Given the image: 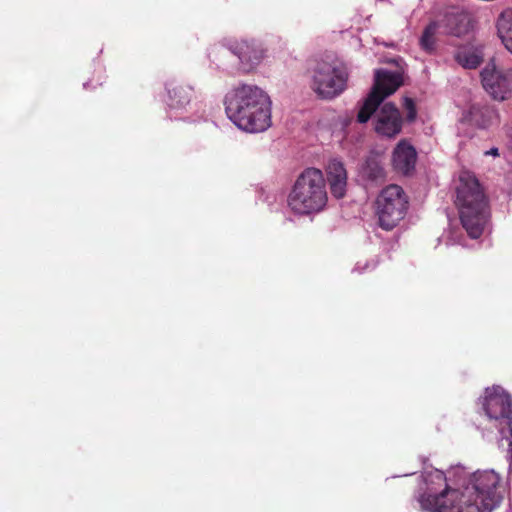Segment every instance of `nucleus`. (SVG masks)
<instances>
[{
    "label": "nucleus",
    "mask_w": 512,
    "mask_h": 512,
    "mask_svg": "<svg viewBox=\"0 0 512 512\" xmlns=\"http://www.w3.org/2000/svg\"><path fill=\"white\" fill-rule=\"evenodd\" d=\"M383 193H384V190H381L379 192L378 198L375 202V205H376L375 215L377 218V225H378V228H380L381 230L384 229V208L381 207V202H380V199L383 196Z\"/></svg>",
    "instance_id": "24"
},
{
    "label": "nucleus",
    "mask_w": 512,
    "mask_h": 512,
    "mask_svg": "<svg viewBox=\"0 0 512 512\" xmlns=\"http://www.w3.org/2000/svg\"><path fill=\"white\" fill-rule=\"evenodd\" d=\"M386 138H391L400 133L402 129V117L395 104L386 102Z\"/></svg>",
    "instance_id": "20"
},
{
    "label": "nucleus",
    "mask_w": 512,
    "mask_h": 512,
    "mask_svg": "<svg viewBox=\"0 0 512 512\" xmlns=\"http://www.w3.org/2000/svg\"><path fill=\"white\" fill-rule=\"evenodd\" d=\"M508 147H509V149L512 150V140L509 142Z\"/></svg>",
    "instance_id": "28"
},
{
    "label": "nucleus",
    "mask_w": 512,
    "mask_h": 512,
    "mask_svg": "<svg viewBox=\"0 0 512 512\" xmlns=\"http://www.w3.org/2000/svg\"><path fill=\"white\" fill-rule=\"evenodd\" d=\"M443 33L440 20L434 19L430 21L424 28L419 38L421 50L427 54H433L436 51L438 35Z\"/></svg>",
    "instance_id": "19"
},
{
    "label": "nucleus",
    "mask_w": 512,
    "mask_h": 512,
    "mask_svg": "<svg viewBox=\"0 0 512 512\" xmlns=\"http://www.w3.org/2000/svg\"><path fill=\"white\" fill-rule=\"evenodd\" d=\"M271 99L260 87L240 84L225 96L228 118L241 130L259 133L271 126Z\"/></svg>",
    "instance_id": "2"
},
{
    "label": "nucleus",
    "mask_w": 512,
    "mask_h": 512,
    "mask_svg": "<svg viewBox=\"0 0 512 512\" xmlns=\"http://www.w3.org/2000/svg\"><path fill=\"white\" fill-rule=\"evenodd\" d=\"M481 80L485 91L495 100L504 101L512 94V79L508 70H500L494 61L489 62L481 71Z\"/></svg>",
    "instance_id": "7"
},
{
    "label": "nucleus",
    "mask_w": 512,
    "mask_h": 512,
    "mask_svg": "<svg viewBox=\"0 0 512 512\" xmlns=\"http://www.w3.org/2000/svg\"><path fill=\"white\" fill-rule=\"evenodd\" d=\"M402 105L406 111V120L408 122H413L417 116V110L414 101L409 97H404Z\"/></svg>",
    "instance_id": "22"
},
{
    "label": "nucleus",
    "mask_w": 512,
    "mask_h": 512,
    "mask_svg": "<svg viewBox=\"0 0 512 512\" xmlns=\"http://www.w3.org/2000/svg\"><path fill=\"white\" fill-rule=\"evenodd\" d=\"M501 42L506 48V50L512 54V35L506 37V39H503Z\"/></svg>",
    "instance_id": "26"
},
{
    "label": "nucleus",
    "mask_w": 512,
    "mask_h": 512,
    "mask_svg": "<svg viewBox=\"0 0 512 512\" xmlns=\"http://www.w3.org/2000/svg\"><path fill=\"white\" fill-rule=\"evenodd\" d=\"M455 203L467 234L473 239L479 238L488 223L489 209L487 199L476 178L468 174L460 176Z\"/></svg>",
    "instance_id": "3"
},
{
    "label": "nucleus",
    "mask_w": 512,
    "mask_h": 512,
    "mask_svg": "<svg viewBox=\"0 0 512 512\" xmlns=\"http://www.w3.org/2000/svg\"><path fill=\"white\" fill-rule=\"evenodd\" d=\"M348 81V73L337 62H319L312 71L310 87L321 99L331 100L342 94Z\"/></svg>",
    "instance_id": "6"
},
{
    "label": "nucleus",
    "mask_w": 512,
    "mask_h": 512,
    "mask_svg": "<svg viewBox=\"0 0 512 512\" xmlns=\"http://www.w3.org/2000/svg\"><path fill=\"white\" fill-rule=\"evenodd\" d=\"M485 156L498 157L500 155L499 149L497 147H492L491 149L484 152Z\"/></svg>",
    "instance_id": "27"
},
{
    "label": "nucleus",
    "mask_w": 512,
    "mask_h": 512,
    "mask_svg": "<svg viewBox=\"0 0 512 512\" xmlns=\"http://www.w3.org/2000/svg\"><path fill=\"white\" fill-rule=\"evenodd\" d=\"M408 201L403 189L396 185H386V231L398 225L404 219Z\"/></svg>",
    "instance_id": "11"
},
{
    "label": "nucleus",
    "mask_w": 512,
    "mask_h": 512,
    "mask_svg": "<svg viewBox=\"0 0 512 512\" xmlns=\"http://www.w3.org/2000/svg\"><path fill=\"white\" fill-rule=\"evenodd\" d=\"M416 499L424 512H491L501 501L500 481L494 470L469 473L462 466L447 472L429 468L422 472Z\"/></svg>",
    "instance_id": "1"
},
{
    "label": "nucleus",
    "mask_w": 512,
    "mask_h": 512,
    "mask_svg": "<svg viewBox=\"0 0 512 512\" xmlns=\"http://www.w3.org/2000/svg\"><path fill=\"white\" fill-rule=\"evenodd\" d=\"M384 102V69L379 68L375 70L374 82L366 97L362 100L357 113V122L364 124L368 122L378 110L383 111L381 108Z\"/></svg>",
    "instance_id": "8"
},
{
    "label": "nucleus",
    "mask_w": 512,
    "mask_h": 512,
    "mask_svg": "<svg viewBox=\"0 0 512 512\" xmlns=\"http://www.w3.org/2000/svg\"><path fill=\"white\" fill-rule=\"evenodd\" d=\"M331 119L334 121V125L336 127H340L342 130H344L346 127H348L352 122V116L348 113H345V114L332 113Z\"/></svg>",
    "instance_id": "23"
},
{
    "label": "nucleus",
    "mask_w": 512,
    "mask_h": 512,
    "mask_svg": "<svg viewBox=\"0 0 512 512\" xmlns=\"http://www.w3.org/2000/svg\"><path fill=\"white\" fill-rule=\"evenodd\" d=\"M375 130L379 134L384 133V118H382L380 116L378 117V120H377V123L375 126Z\"/></svg>",
    "instance_id": "25"
},
{
    "label": "nucleus",
    "mask_w": 512,
    "mask_h": 512,
    "mask_svg": "<svg viewBox=\"0 0 512 512\" xmlns=\"http://www.w3.org/2000/svg\"><path fill=\"white\" fill-rule=\"evenodd\" d=\"M391 161L395 171L409 175L415 170L417 151L408 140L402 139L394 148Z\"/></svg>",
    "instance_id": "12"
},
{
    "label": "nucleus",
    "mask_w": 512,
    "mask_h": 512,
    "mask_svg": "<svg viewBox=\"0 0 512 512\" xmlns=\"http://www.w3.org/2000/svg\"><path fill=\"white\" fill-rule=\"evenodd\" d=\"M463 120L478 128L486 129L498 121V113L492 106L473 104L463 114Z\"/></svg>",
    "instance_id": "15"
},
{
    "label": "nucleus",
    "mask_w": 512,
    "mask_h": 512,
    "mask_svg": "<svg viewBox=\"0 0 512 512\" xmlns=\"http://www.w3.org/2000/svg\"><path fill=\"white\" fill-rule=\"evenodd\" d=\"M168 94L167 105L170 110H181L191 101L193 89L177 81H170L166 84Z\"/></svg>",
    "instance_id": "16"
},
{
    "label": "nucleus",
    "mask_w": 512,
    "mask_h": 512,
    "mask_svg": "<svg viewBox=\"0 0 512 512\" xmlns=\"http://www.w3.org/2000/svg\"><path fill=\"white\" fill-rule=\"evenodd\" d=\"M496 29L499 39L512 36V8L504 9L496 20Z\"/></svg>",
    "instance_id": "21"
},
{
    "label": "nucleus",
    "mask_w": 512,
    "mask_h": 512,
    "mask_svg": "<svg viewBox=\"0 0 512 512\" xmlns=\"http://www.w3.org/2000/svg\"><path fill=\"white\" fill-rule=\"evenodd\" d=\"M440 20L443 34L461 37L470 30L469 13L459 6L446 7L436 18Z\"/></svg>",
    "instance_id": "10"
},
{
    "label": "nucleus",
    "mask_w": 512,
    "mask_h": 512,
    "mask_svg": "<svg viewBox=\"0 0 512 512\" xmlns=\"http://www.w3.org/2000/svg\"><path fill=\"white\" fill-rule=\"evenodd\" d=\"M383 153L381 151H370L361 170V177L368 182H375L383 176Z\"/></svg>",
    "instance_id": "18"
},
{
    "label": "nucleus",
    "mask_w": 512,
    "mask_h": 512,
    "mask_svg": "<svg viewBox=\"0 0 512 512\" xmlns=\"http://www.w3.org/2000/svg\"><path fill=\"white\" fill-rule=\"evenodd\" d=\"M406 64L401 58L386 57V98L404 84Z\"/></svg>",
    "instance_id": "17"
},
{
    "label": "nucleus",
    "mask_w": 512,
    "mask_h": 512,
    "mask_svg": "<svg viewBox=\"0 0 512 512\" xmlns=\"http://www.w3.org/2000/svg\"><path fill=\"white\" fill-rule=\"evenodd\" d=\"M327 181L335 198H343L347 188V171L342 161L331 159L326 166Z\"/></svg>",
    "instance_id": "13"
},
{
    "label": "nucleus",
    "mask_w": 512,
    "mask_h": 512,
    "mask_svg": "<svg viewBox=\"0 0 512 512\" xmlns=\"http://www.w3.org/2000/svg\"><path fill=\"white\" fill-rule=\"evenodd\" d=\"M227 50L235 55L240 63L241 69L250 72L255 69L265 56L261 44L255 40H235L226 44Z\"/></svg>",
    "instance_id": "9"
},
{
    "label": "nucleus",
    "mask_w": 512,
    "mask_h": 512,
    "mask_svg": "<svg viewBox=\"0 0 512 512\" xmlns=\"http://www.w3.org/2000/svg\"><path fill=\"white\" fill-rule=\"evenodd\" d=\"M327 199L322 172L308 168L297 178L287 202L294 213L308 215L320 212L326 206Z\"/></svg>",
    "instance_id": "4"
},
{
    "label": "nucleus",
    "mask_w": 512,
    "mask_h": 512,
    "mask_svg": "<svg viewBox=\"0 0 512 512\" xmlns=\"http://www.w3.org/2000/svg\"><path fill=\"white\" fill-rule=\"evenodd\" d=\"M484 48L479 43L461 45L454 52V60L464 69H476L484 60Z\"/></svg>",
    "instance_id": "14"
},
{
    "label": "nucleus",
    "mask_w": 512,
    "mask_h": 512,
    "mask_svg": "<svg viewBox=\"0 0 512 512\" xmlns=\"http://www.w3.org/2000/svg\"><path fill=\"white\" fill-rule=\"evenodd\" d=\"M482 409L500 434V446H507L508 458L512 463V398L501 386L494 385L485 389L480 399Z\"/></svg>",
    "instance_id": "5"
}]
</instances>
